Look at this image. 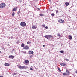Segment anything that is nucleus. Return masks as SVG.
I'll return each mask as SVG.
<instances>
[{
	"mask_svg": "<svg viewBox=\"0 0 77 77\" xmlns=\"http://www.w3.org/2000/svg\"><path fill=\"white\" fill-rule=\"evenodd\" d=\"M37 9H38L39 11H40V9L39 8H37Z\"/></svg>",
	"mask_w": 77,
	"mask_h": 77,
	"instance_id": "32",
	"label": "nucleus"
},
{
	"mask_svg": "<svg viewBox=\"0 0 77 77\" xmlns=\"http://www.w3.org/2000/svg\"><path fill=\"white\" fill-rule=\"evenodd\" d=\"M56 12L57 14L59 13V11L58 10H56Z\"/></svg>",
	"mask_w": 77,
	"mask_h": 77,
	"instance_id": "25",
	"label": "nucleus"
},
{
	"mask_svg": "<svg viewBox=\"0 0 77 77\" xmlns=\"http://www.w3.org/2000/svg\"><path fill=\"white\" fill-rule=\"evenodd\" d=\"M13 38V37H11V39H12Z\"/></svg>",
	"mask_w": 77,
	"mask_h": 77,
	"instance_id": "40",
	"label": "nucleus"
},
{
	"mask_svg": "<svg viewBox=\"0 0 77 77\" xmlns=\"http://www.w3.org/2000/svg\"><path fill=\"white\" fill-rule=\"evenodd\" d=\"M20 14V11H18L17 13V14Z\"/></svg>",
	"mask_w": 77,
	"mask_h": 77,
	"instance_id": "33",
	"label": "nucleus"
},
{
	"mask_svg": "<svg viewBox=\"0 0 77 77\" xmlns=\"http://www.w3.org/2000/svg\"><path fill=\"white\" fill-rule=\"evenodd\" d=\"M45 28V29H48V27L46 26Z\"/></svg>",
	"mask_w": 77,
	"mask_h": 77,
	"instance_id": "34",
	"label": "nucleus"
},
{
	"mask_svg": "<svg viewBox=\"0 0 77 77\" xmlns=\"http://www.w3.org/2000/svg\"><path fill=\"white\" fill-rule=\"evenodd\" d=\"M51 15L52 17H54V13L51 14Z\"/></svg>",
	"mask_w": 77,
	"mask_h": 77,
	"instance_id": "24",
	"label": "nucleus"
},
{
	"mask_svg": "<svg viewBox=\"0 0 77 77\" xmlns=\"http://www.w3.org/2000/svg\"><path fill=\"white\" fill-rule=\"evenodd\" d=\"M4 65H5V66H9V64L8 63H5Z\"/></svg>",
	"mask_w": 77,
	"mask_h": 77,
	"instance_id": "10",
	"label": "nucleus"
},
{
	"mask_svg": "<svg viewBox=\"0 0 77 77\" xmlns=\"http://www.w3.org/2000/svg\"><path fill=\"white\" fill-rule=\"evenodd\" d=\"M1 53V51H0V53Z\"/></svg>",
	"mask_w": 77,
	"mask_h": 77,
	"instance_id": "41",
	"label": "nucleus"
},
{
	"mask_svg": "<svg viewBox=\"0 0 77 77\" xmlns=\"http://www.w3.org/2000/svg\"><path fill=\"white\" fill-rule=\"evenodd\" d=\"M32 28L34 29H36L37 28V26H36V25H33L32 26Z\"/></svg>",
	"mask_w": 77,
	"mask_h": 77,
	"instance_id": "8",
	"label": "nucleus"
},
{
	"mask_svg": "<svg viewBox=\"0 0 77 77\" xmlns=\"http://www.w3.org/2000/svg\"><path fill=\"white\" fill-rule=\"evenodd\" d=\"M60 53H64V51H61Z\"/></svg>",
	"mask_w": 77,
	"mask_h": 77,
	"instance_id": "23",
	"label": "nucleus"
},
{
	"mask_svg": "<svg viewBox=\"0 0 77 77\" xmlns=\"http://www.w3.org/2000/svg\"><path fill=\"white\" fill-rule=\"evenodd\" d=\"M14 75H17V73H14Z\"/></svg>",
	"mask_w": 77,
	"mask_h": 77,
	"instance_id": "35",
	"label": "nucleus"
},
{
	"mask_svg": "<svg viewBox=\"0 0 77 77\" xmlns=\"http://www.w3.org/2000/svg\"><path fill=\"white\" fill-rule=\"evenodd\" d=\"M58 70H59L60 72H62L61 71V70H60V68H59V67L58 68Z\"/></svg>",
	"mask_w": 77,
	"mask_h": 77,
	"instance_id": "20",
	"label": "nucleus"
},
{
	"mask_svg": "<svg viewBox=\"0 0 77 77\" xmlns=\"http://www.w3.org/2000/svg\"><path fill=\"white\" fill-rule=\"evenodd\" d=\"M27 73H29V72H27Z\"/></svg>",
	"mask_w": 77,
	"mask_h": 77,
	"instance_id": "43",
	"label": "nucleus"
},
{
	"mask_svg": "<svg viewBox=\"0 0 77 77\" xmlns=\"http://www.w3.org/2000/svg\"><path fill=\"white\" fill-rule=\"evenodd\" d=\"M75 73H76V74H77V71L75 72Z\"/></svg>",
	"mask_w": 77,
	"mask_h": 77,
	"instance_id": "38",
	"label": "nucleus"
},
{
	"mask_svg": "<svg viewBox=\"0 0 77 77\" xmlns=\"http://www.w3.org/2000/svg\"><path fill=\"white\" fill-rule=\"evenodd\" d=\"M40 15L41 17H42V16H44V15L42 14H40Z\"/></svg>",
	"mask_w": 77,
	"mask_h": 77,
	"instance_id": "26",
	"label": "nucleus"
},
{
	"mask_svg": "<svg viewBox=\"0 0 77 77\" xmlns=\"http://www.w3.org/2000/svg\"><path fill=\"white\" fill-rule=\"evenodd\" d=\"M49 2H51V0H49Z\"/></svg>",
	"mask_w": 77,
	"mask_h": 77,
	"instance_id": "36",
	"label": "nucleus"
},
{
	"mask_svg": "<svg viewBox=\"0 0 77 77\" xmlns=\"http://www.w3.org/2000/svg\"><path fill=\"white\" fill-rule=\"evenodd\" d=\"M43 46L44 47H45V45H43Z\"/></svg>",
	"mask_w": 77,
	"mask_h": 77,
	"instance_id": "37",
	"label": "nucleus"
},
{
	"mask_svg": "<svg viewBox=\"0 0 77 77\" xmlns=\"http://www.w3.org/2000/svg\"><path fill=\"white\" fill-rule=\"evenodd\" d=\"M6 6V4L2 3L0 4V8H4Z\"/></svg>",
	"mask_w": 77,
	"mask_h": 77,
	"instance_id": "2",
	"label": "nucleus"
},
{
	"mask_svg": "<svg viewBox=\"0 0 77 77\" xmlns=\"http://www.w3.org/2000/svg\"><path fill=\"white\" fill-rule=\"evenodd\" d=\"M25 45H24L23 43H22L21 45V47H24Z\"/></svg>",
	"mask_w": 77,
	"mask_h": 77,
	"instance_id": "18",
	"label": "nucleus"
},
{
	"mask_svg": "<svg viewBox=\"0 0 77 77\" xmlns=\"http://www.w3.org/2000/svg\"><path fill=\"white\" fill-rule=\"evenodd\" d=\"M14 49H13V50L14 51Z\"/></svg>",
	"mask_w": 77,
	"mask_h": 77,
	"instance_id": "42",
	"label": "nucleus"
},
{
	"mask_svg": "<svg viewBox=\"0 0 77 77\" xmlns=\"http://www.w3.org/2000/svg\"><path fill=\"white\" fill-rule=\"evenodd\" d=\"M58 22H60V23H64V20H58Z\"/></svg>",
	"mask_w": 77,
	"mask_h": 77,
	"instance_id": "7",
	"label": "nucleus"
},
{
	"mask_svg": "<svg viewBox=\"0 0 77 77\" xmlns=\"http://www.w3.org/2000/svg\"><path fill=\"white\" fill-rule=\"evenodd\" d=\"M66 72H67V74H68V75L69 74V73H70V72H69V71L67 69H66Z\"/></svg>",
	"mask_w": 77,
	"mask_h": 77,
	"instance_id": "16",
	"label": "nucleus"
},
{
	"mask_svg": "<svg viewBox=\"0 0 77 77\" xmlns=\"http://www.w3.org/2000/svg\"><path fill=\"white\" fill-rule=\"evenodd\" d=\"M0 77H3V76H0Z\"/></svg>",
	"mask_w": 77,
	"mask_h": 77,
	"instance_id": "39",
	"label": "nucleus"
},
{
	"mask_svg": "<svg viewBox=\"0 0 77 77\" xmlns=\"http://www.w3.org/2000/svg\"><path fill=\"white\" fill-rule=\"evenodd\" d=\"M45 25L44 24V25H42V26L43 27H45Z\"/></svg>",
	"mask_w": 77,
	"mask_h": 77,
	"instance_id": "31",
	"label": "nucleus"
},
{
	"mask_svg": "<svg viewBox=\"0 0 77 77\" xmlns=\"http://www.w3.org/2000/svg\"><path fill=\"white\" fill-rule=\"evenodd\" d=\"M72 36L71 35H69V39H70V40L72 39Z\"/></svg>",
	"mask_w": 77,
	"mask_h": 77,
	"instance_id": "15",
	"label": "nucleus"
},
{
	"mask_svg": "<svg viewBox=\"0 0 77 77\" xmlns=\"http://www.w3.org/2000/svg\"><path fill=\"white\" fill-rule=\"evenodd\" d=\"M48 36L49 38H53V37L51 35H49Z\"/></svg>",
	"mask_w": 77,
	"mask_h": 77,
	"instance_id": "17",
	"label": "nucleus"
},
{
	"mask_svg": "<svg viewBox=\"0 0 77 77\" xmlns=\"http://www.w3.org/2000/svg\"><path fill=\"white\" fill-rule=\"evenodd\" d=\"M13 11H17V8L16 7L13 9L12 10Z\"/></svg>",
	"mask_w": 77,
	"mask_h": 77,
	"instance_id": "14",
	"label": "nucleus"
},
{
	"mask_svg": "<svg viewBox=\"0 0 77 77\" xmlns=\"http://www.w3.org/2000/svg\"><path fill=\"white\" fill-rule=\"evenodd\" d=\"M29 63V60H25V63L26 65H28Z\"/></svg>",
	"mask_w": 77,
	"mask_h": 77,
	"instance_id": "5",
	"label": "nucleus"
},
{
	"mask_svg": "<svg viewBox=\"0 0 77 77\" xmlns=\"http://www.w3.org/2000/svg\"><path fill=\"white\" fill-rule=\"evenodd\" d=\"M57 36H60V34H57Z\"/></svg>",
	"mask_w": 77,
	"mask_h": 77,
	"instance_id": "30",
	"label": "nucleus"
},
{
	"mask_svg": "<svg viewBox=\"0 0 77 77\" xmlns=\"http://www.w3.org/2000/svg\"><path fill=\"white\" fill-rule=\"evenodd\" d=\"M18 68H20V69H26V67L24 66H19Z\"/></svg>",
	"mask_w": 77,
	"mask_h": 77,
	"instance_id": "3",
	"label": "nucleus"
},
{
	"mask_svg": "<svg viewBox=\"0 0 77 77\" xmlns=\"http://www.w3.org/2000/svg\"><path fill=\"white\" fill-rule=\"evenodd\" d=\"M22 53H24V54H26V51L24 52V51H23Z\"/></svg>",
	"mask_w": 77,
	"mask_h": 77,
	"instance_id": "28",
	"label": "nucleus"
},
{
	"mask_svg": "<svg viewBox=\"0 0 77 77\" xmlns=\"http://www.w3.org/2000/svg\"><path fill=\"white\" fill-rule=\"evenodd\" d=\"M60 65H61V66H65V65H66V64L63 63H61Z\"/></svg>",
	"mask_w": 77,
	"mask_h": 77,
	"instance_id": "12",
	"label": "nucleus"
},
{
	"mask_svg": "<svg viewBox=\"0 0 77 77\" xmlns=\"http://www.w3.org/2000/svg\"><path fill=\"white\" fill-rule=\"evenodd\" d=\"M63 75H69L67 73H63Z\"/></svg>",
	"mask_w": 77,
	"mask_h": 77,
	"instance_id": "11",
	"label": "nucleus"
},
{
	"mask_svg": "<svg viewBox=\"0 0 77 77\" xmlns=\"http://www.w3.org/2000/svg\"><path fill=\"white\" fill-rule=\"evenodd\" d=\"M29 54H33L34 53V52L32 51H30L29 52Z\"/></svg>",
	"mask_w": 77,
	"mask_h": 77,
	"instance_id": "6",
	"label": "nucleus"
},
{
	"mask_svg": "<svg viewBox=\"0 0 77 77\" xmlns=\"http://www.w3.org/2000/svg\"><path fill=\"white\" fill-rule=\"evenodd\" d=\"M30 69L31 71H33V68H30Z\"/></svg>",
	"mask_w": 77,
	"mask_h": 77,
	"instance_id": "29",
	"label": "nucleus"
},
{
	"mask_svg": "<svg viewBox=\"0 0 77 77\" xmlns=\"http://www.w3.org/2000/svg\"><path fill=\"white\" fill-rule=\"evenodd\" d=\"M20 26L22 27H25L26 26V23L25 22H21L20 23Z\"/></svg>",
	"mask_w": 77,
	"mask_h": 77,
	"instance_id": "1",
	"label": "nucleus"
},
{
	"mask_svg": "<svg viewBox=\"0 0 77 77\" xmlns=\"http://www.w3.org/2000/svg\"><path fill=\"white\" fill-rule=\"evenodd\" d=\"M65 60H66V61H69V60L67 59H65Z\"/></svg>",
	"mask_w": 77,
	"mask_h": 77,
	"instance_id": "27",
	"label": "nucleus"
},
{
	"mask_svg": "<svg viewBox=\"0 0 77 77\" xmlns=\"http://www.w3.org/2000/svg\"><path fill=\"white\" fill-rule=\"evenodd\" d=\"M48 35H45V38H46V39H48Z\"/></svg>",
	"mask_w": 77,
	"mask_h": 77,
	"instance_id": "19",
	"label": "nucleus"
},
{
	"mask_svg": "<svg viewBox=\"0 0 77 77\" xmlns=\"http://www.w3.org/2000/svg\"><path fill=\"white\" fill-rule=\"evenodd\" d=\"M12 16H14V15H15V13L14 12H13L12 14Z\"/></svg>",
	"mask_w": 77,
	"mask_h": 77,
	"instance_id": "22",
	"label": "nucleus"
},
{
	"mask_svg": "<svg viewBox=\"0 0 77 77\" xmlns=\"http://www.w3.org/2000/svg\"><path fill=\"white\" fill-rule=\"evenodd\" d=\"M9 58L10 59H13L14 58V56H12V55H10L9 56Z\"/></svg>",
	"mask_w": 77,
	"mask_h": 77,
	"instance_id": "9",
	"label": "nucleus"
},
{
	"mask_svg": "<svg viewBox=\"0 0 77 77\" xmlns=\"http://www.w3.org/2000/svg\"><path fill=\"white\" fill-rule=\"evenodd\" d=\"M69 2H66L65 3V5H66V6H68L69 5Z\"/></svg>",
	"mask_w": 77,
	"mask_h": 77,
	"instance_id": "13",
	"label": "nucleus"
},
{
	"mask_svg": "<svg viewBox=\"0 0 77 77\" xmlns=\"http://www.w3.org/2000/svg\"><path fill=\"white\" fill-rule=\"evenodd\" d=\"M27 43L28 44H31V42H28Z\"/></svg>",
	"mask_w": 77,
	"mask_h": 77,
	"instance_id": "21",
	"label": "nucleus"
},
{
	"mask_svg": "<svg viewBox=\"0 0 77 77\" xmlns=\"http://www.w3.org/2000/svg\"><path fill=\"white\" fill-rule=\"evenodd\" d=\"M29 48V47L27 45L25 46L23 48V49L25 50H28Z\"/></svg>",
	"mask_w": 77,
	"mask_h": 77,
	"instance_id": "4",
	"label": "nucleus"
}]
</instances>
